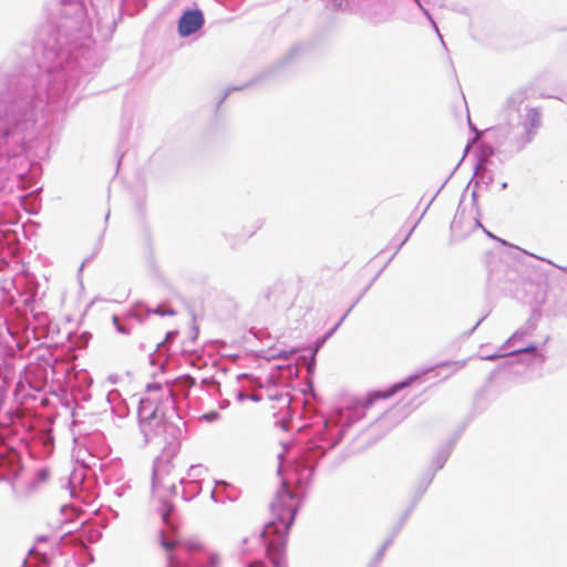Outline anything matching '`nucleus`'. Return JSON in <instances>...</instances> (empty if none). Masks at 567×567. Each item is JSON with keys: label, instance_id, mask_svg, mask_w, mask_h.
Masks as SVG:
<instances>
[{"label": "nucleus", "instance_id": "f257e3e1", "mask_svg": "<svg viewBox=\"0 0 567 567\" xmlns=\"http://www.w3.org/2000/svg\"><path fill=\"white\" fill-rule=\"evenodd\" d=\"M371 405H346L337 409L330 417L316 426L306 445L289 465L287 477L270 504L272 518L252 540L262 545L271 567L285 566V549L288 533L301 504L300 491L310 482L317 462L343 437L348 427L361 420ZM246 567H267L262 560L248 563Z\"/></svg>", "mask_w": 567, "mask_h": 567}, {"label": "nucleus", "instance_id": "f03ea898", "mask_svg": "<svg viewBox=\"0 0 567 567\" xmlns=\"http://www.w3.org/2000/svg\"><path fill=\"white\" fill-rule=\"evenodd\" d=\"M504 122L486 130L499 147L518 153L533 142L542 126V113L527 102L526 91L512 93L503 110Z\"/></svg>", "mask_w": 567, "mask_h": 567}, {"label": "nucleus", "instance_id": "7ed1b4c3", "mask_svg": "<svg viewBox=\"0 0 567 567\" xmlns=\"http://www.w3.org/2000/svg\"><path fill=\"white\" fill-rule=\"evenodd\" d=\"M176 414V401L173 391L166 390L163 396H143L138 402L137 416L140 430L144 436V442L148 443L155 437L162 435L168 429H172V436L181 432L177 426H171L169 420Z\"/></svg>", "mask_w": 567, "mask_h": 567}, {"label": "nucleus", "instance_id": "20e7f679", "mask_svg": "<svg viewBox=\"0 0 567 567\" xmlns=\"http://www.w3.org/2000/svg\"><path fill=\"white\" fill-rule=\"evenodd\" d=\"M535 329L536 323L532 319H528L523 327L516 330L513 336L505 341V343L497 352L483 355L481 359L495 361L507 355H530L533 359L542 358L540 361L544 362V358L540 355L536 344L523 343V339L527 336H530Z\"/></svg>", "mask_w": 567, "mask_h": 567}, {"label": "nucleus", "instance_id": "39448f33", "mask_svg": "<svg viewBox=\"0 0 567 567\" xmlns=\"http://www.w3.org/2000/svg\"><path fill=\"white\" fill-rule=\"evenodd\" d=\"M161 545L167 550L166 567H192L183 553L192 554L203 549V545L197 539L174 538L169 540L164 532H161Z\"/></svg>", "mask_w": 567, "mask_h": 567}, {"label": "nucleus", "instance_id": "423d86ee", "mask_svg": "<svg viewBox=\"0 0 567 567\" xmlns=\"http://www.w3.org/2000/svg\"><path fill=\"white\" fill-rule=\"evenodd\" d=\"M303 51V45L296 44L293 45L285 55H282L279 60H277L271 65L267 66L264 71H261L252 81V83H258L262 80L270 79L288 70L292 66Z\"/></svg>", "mask_w": 567, "mask_h": 567}, {"label": "nucleus", "instance_id": "0eeeda50", "mask_svg": "<svg viewBox=\"0 0 567 567\" xmlns=\"http://www.w3.org/2000/svg\"><path fill=\"white\" fill-rule=\"evenodd\" d=\"M205 24L204 13L199 9H187L178 19L177 30L182 38H187L199 31Z\"/></svg>", "mask_w": 567, "mask_h": 567}, {"label": "nucleus", "instance_id": "6e6552de", "mask_svg": "<svg viewBox=\"0 0 567 567\" xmlns=\"http://www.w3.org/2000/svg\"><path fill=\"white\" fill-rule=\"evenodd\" d=\"M173 470L172 461L165 455H161L155 458L153 463L152 472V491L156 493L159 491V486H165L168 482V476Z\"/></svg>", "mask_w": 567, "mask_h": 567}, {"label": "nucleus", "instance_id": "1a4fd4ad", "mask_svg": "<svg viewBox=\"0 0 567 567\" xmlns=\"http://www.w3.org/2000/svg\"><path fill=\"white\" fill-rule=\"evenodd\" d=\"M151 313L158 316H174L175 311L171 308H166L163 305H159L155 308H146L142 303H137L134 308H132L127 312L128 318H134L138 322H143Z\"/></svg>", "mask_w": 567, "mask_h": 567}, {"label": "nucleus", "instance_id": "9d476101", "mask_svg": "<svg viewBox=\"0 0 567 567\" xmlns=\"http://www.w3.org/2000/svg\"><path fill=\"white\" fill-rule=\"evenodd\" d=\"M454 442L455 440H450L449 442L439 447V450L432 457L430 467L427 468L429 472H434L435 475L437 471L444 467L445 463L447 462L452 453Z\"/></svg>", "mask_w": 567, "mask_h": 567}, {"label": "nucleus", "instance_id": "9b49d317", "mask_svg": "<svg viewBox=\"0 0 567 567\" xmlns=\"http://www.w3.org/2000/svg\"><path fill=\"white\" fill-rule=\"evenodd\" d=\"M179 483L183 486L182 497L186 502L194 499L202 492L200 480H186L182 477Z\"/></svg>", "mask_w": 567, "mask_h": 567}, {"label": "nucleus", "instance_id": "f8f14e48", "mask_svg": "<svg viewBox=\"0 0 567 567\" xmlns=\"http://www.w3.org/2000/svg\"><path fill=\"white\" fill-rule=\"evenodd\" d=\"M472 181H474V187H477L481 184L485 186L491 185L494 178L493 174L480 163L475 167V174Z\"/></svg>", "mask_w": 567, "mask_h": 567}, {"label": "nucleus", "instance_id": "ddd939ff", "mask_svg": "<svg viewBox=\"0 0 567 567\" xmlns=\"http://www.w3.org/2000/svg\"><path fill=\"white\" fill-rule=\"evenodd\" d=\"M284 285L280 282H277L269 287L265 292V298L268 302L272 303L274 306H277L281 302V295L284 293Z\"/></svg>", "mask_w": 567, "mask_h": 567}, {"label": "nucleus", "instance_id": "4468645a", "mask_svg": "<svg viewBox=\"0 0 567 567\" xmlns=\"http://www.w3.org/2000/svg\"><path fill=\"white\" fill-rule=\"evenodd\" d=\"M371 284L357 297V299L353 301V303L349 307V309L346 311V313L340 318V320L322 337L326 341L330 339L333 333L339 329L341 323L344 321V319L349 316V313L352 311V309L357 306V303L361 300V298L364 296V293L370 288Z\"/></svg>", "mask_w": 567, "mask_h": 567}, {"label": "nucleus", "instance_id": "2eb2a0df", "mask_svg": "<svg viewBox=\"0 0 567 567\" xmlns=\"http://www.w3.org/2000/svg\"><path fill=\"white\" fill-rule=\"evenodd\" d=\"M371 284L357 297V299L353 301V303L349 307V309L346 311V313L340 318V320L322 337L326 341L330 339L333 333L339 329L341 323L344 321V319L349 316V313L352 311V309L357 306V303L361 300V298L364 296V293L370 288Z\"/></svg>", "mask_w": 567, "mask_h": 567}, {"label": "nucleus", "instance_id": "dca6fc26", "mask_svg": "<svg viewBox=\"0 0 567 567\" xmlns=\"http://www.w3.org/2000/svg\"><path fill=\"white\" fill-rule=\"evenodd\" d=\"M371 284L357 297V299L353 301V303L349 307V309L346 311V313L340 318V320L322 337L326 341L330 339L333 333L339 329L341 323L344 321V319L349 316V313L352 311V309L357 306V303L361 300V298L364 296V293L370 288Z\"/></svg>", "mask_w": 567, "mask_h": 567}, {"label": "nucleus", "instance_id": "f3484780", "mask_svg": "<svg viewBox=\"0 0 567 567\" xmlns=\"http://www.w3.org/2000/svg\"><path fill=\"white\" fill-rule=\"evenodd\" d=\"M186 559L190 563L192 567H218L220 561L217 553H208L206 561H200L193 557Z\"/></svg>", "mask_w": 567, "mask_h": 567}, {"label": "nucleus", "instance_id": "a211bd4d", "mask_svg": "<svg viewBox=\"0 0 567 567\" xmlns=\"http://www.w3.org/2000/svg\"><path fill=\"white\" fill-rule=\"evenodd\" d=\"M324 343H326V340L322 337L316 340L315 349L311 350L310 358H309V360L306 363V369H307V372H308L309 375L313 374L315 369H316V354H317V351Z\"/></svg>", "mask_w": 567, "mask_h": 567}, {"label": "nucleus", "instance_id": "6ab92c4d", "mask_svg": "<svg viewBox=\"0 0 567 567\" xmlns=\"http://www.w3.org/2000/svg\"><path fill=\"white\" fill-rule=\"evenodd\" d=\"M173 512H174L173 503L167 501L164 496H161L159 513H161L162 519L164 522H167Z\"/></svg>", "mask_w": 567, "mask_h": 567}, {"label": "nucleus", "instance_id": "aec40b11", "mask_svg": "<svg viewBox=\"0 0 567 567\" xmlns=\"http://www.w3.org/2000/svg\"><path fill=\"white\" fill-rule=\"evenodd\" d=\"M166 390H169L172 391V389L169 386H163L161 383L158 382H154V383H150L147 384L146 386V392H147V396H163V393L166 391Z\"/></svg>", "mask_w": 567, "mask_h": 567}, {"label": "nucleus", "instance_id": "412c9836", "mask_svg": "<svg viewBox=\"0 0 567 567\" xmlns=\"http://www.w3.org/2000/svg\"><path fill=\"white\" fill-rule=\"evenodd\" d=\"M204 472H206V468L203 467L202 465H192L188 470L187 475L189 480H199Z\"/></svg>", "mask_w": 567, "mask_h": 567}, {"label": "nucleus", "instance_id": "4be33fe9", "mask_svg": "<svg viewBox=\"0 0 567 567\" xmlns=\"http://www.w3.org/2000/svg\"><path fill=\"white\" fill-rule=\"evenodd\" d=\"M434 476V472L426 471L420 478L417 485H421L422 488L427 491L429 486L433 482Z\"/></svg>", "mask_w": 567, "mask_h": 567}, {"label": "nucleus", "instance_id": "5701e85b", "mask_svg": "<svg viewBox=\"0 0 567 567\" xmlns=\"http://www.w3.org/2000/svg\"><path fill=\"white\" fill-rule=\"evenodd\" d=\"M113 323L117 332L122 334H128L131 328L126 323H122L117 316H113Z\"/></svg>", "mask_w": 567, "mask_h": 567}, {"label": "nucleus", "instance_id": "b1692460", "mask_svg": "<svg viewBox=\"0 0 567 567\" xmlns=\"http://www.w3.org/2000/svg\"><path fill=\"white\" fill-rule=\"evenodd\" d=\"M426 489L422 488L421 485H416V487L412 492L411 502L414 505H417L423 495L425 494Z\"/></svg>", "mask_w": 567, "mask_h": 567}, {"label": "nucleus", "instance_id": "393cba45", "mask_svg": "<svg viewBox=\"0 0 567 567\" xmlns=\"http://www.w3.org/2000/svg\"><path fill=\"white\" fill-rule=\"evenodd\" d=\"M324 6L331 10H343L344 0H323Z\"/></svg>", "mask_w": 567, "mask_h": 567}, {"label": "nucleus", "instance_id": "a878e982", "mask_svg": "<svg viewBox=\"0 0 567 567\" xmlns=\"http://www.w3.org/2000/svg\"><path fill=\"white\" fill-rule=\"evenodd\" d=\"M414 1L417 3V6H419V7H420V9L422 10V12H423V13L427 17V19L431 21V23H432V25L434 27L435 31L437 32L439 37L442 39V35L440 34L439 28H437V25H436L435 21L432 19V17H431V14H430L429 10H427V9H425V8L422 6V3H421V1H420V0H414Z\"/></svg>", "mask_w": 567, "mask_h": 567}, {"label": "nucleus", "instance_id": "bb28decb", "mask_svg": "<svg viewBox=\"0 0 567 567\" xmlns=\"http://www.w3.org/2000/svg\"><path fill=\"white\" fill-rule=\"evenodd\" d=\"M219 416H220V414L217 411H209L207 413H204L202 415V419H204L205 421L212 423V422H215L216 420H218Z\"/></svg>", "mask_w": 567, "mask_h": 567}, {"label": "nucleus", "instance_id": "cd10ccee", "mask_svg": "<svg viewBox=\"0 0 567 567\" xmlns=\"http://www.w3.org/2000/svg\"><path fill=\"white\" fill-rule=\"evenodd\" d=\"M415 507H416V505L410 503L406 511L403 513V515L401 516V518L399 519L398 523H402V525L404 526L406 519L409 518L411 513L415 509Z\"/></svg>", "mask_w": 567, "mask_h": 567}, {"label": "nucleus", "instance_id": "c85d7f7f", "mask_svg": "<svg viewBox=\"0 0 567 567\" xmlns=\"http://www.w3.org/2000/svg\"><path fill=\"white\" fill-rule=\"evenodd\" d=\"M159 489H167L171 495H175L177 493V487L174 481L166 482V485L159 486Z\"/></svg>", "mask_w": 567, "mask_h": 567}, {"label": "nucleus", "instance_id": "c756f323", "mask_svg": "<svg viewBox=\"0 0 567 567\" xmlns=\"http://www.w3.org/2000/svg\"><path fill=\"white\" fill-rule=\"evenodd\" d=\"M177 334H178V332H177V331H168V332L166 333V336H165L164 341H162V342H158V343H157V349H158V348H161V347H163V346H164V343H166V342H168V341L174 340V339L177 337Z\"/></svg>", "mask_w": 567, "mask_h": 567}, {"label": "nucleus", "instance_id": "7c9ffc66", "mask_svg": "<svg viewBox=\"0 0 567 567\" xmlns=\"http://www.w3.org/2000/svg\"><path fill=\"white\" fill-rule=\"evenodd\" d=\"M296 353V350L295 349H290V350H282L280 352H278L275 357L276 358H279V359H289L291 355H293Z\"/></svg>", "mask_w": 567, "mask_h": 567}, {"label": "nucleus", "instance_id": "2f4dec72", "mask_svg": "<svg viewBox=\"0 0 567 567\" xmlns=\"http://www.w3.org/2000/svg\"><path fill=\"white\" fill-rule=\"evenodd\" d=\"M416 225H417V221H416V223H415V225L410 229V231L406 234V236L404 237V239H403V240L398 245L396 250L394 251V254H393V255H395V254L401 249V247H402V246L408 241L409 237H410V236H411V234L413 233V230H414V228L416 227ZM393 257H394V256H392V257L390 258V260H391Z\"/></svg>", "mask_w": 567, "mask_h": 567}, {"label": "nucleus", "instance_id": "473e14b6", "mask_svg": "<svg viewBox=\"0 0 567 567\" xmlns=\"http://www.w3.org/2000/svg\"><path fill=\"white\" fill-rule=\"evenodd\" d=\"M384 554H385V550L380 547L379 550L375 553L374 557L372 558V561L380 565L381 561L383 560Z\"/></svg>", "mask_w": 567, "mask_h": 567}, {"label": "nucleus", "instance_id": "72a5a7b5", "mask_svg": "<svg viewBox=\"0 0 567 567\" xmlns=\"http://www.w3.org/2000/svg\"><path fill=\"white\" fill-rule=\"evenodd\" d=\"M241 89L243 87H230V89H228L226 92H224L223 96L218 101L217 106H219L227 99V96L230 94L231 91L241 90Z\"/></svg>", "mask_w": 567, "mask_h": 567}, {"label": "nucleus", "instance_id": "f704fd0d", "mask_svg": "<svg viewBox=\"0 0 567 567\" xmlns=\"http://www.w3.org/2000/svg\"><path fill=\"white\" fill-rule=\"evenodd\" d=\"M402 528H403L402 523H396L395 526L392 528L391 535L393 537H396Z\"/></svg>", "mask_w": 567, "mask_h": 567}, {"label": "nucleus", "instance_id": "c9c22d12", "mask_svg": "<svg viewBox=\"0 0 567 567\" xmlns=\"http://www.w3.org/2000/svg\"><path fill=\"white\" fill-rule=\"evenodd\" d=\"M394 538H395V537H393L392 535H390V536L384 540V543L382 544L381 548H383L384 550H386V548H388L389 546H391V545H392V543L394 542Z\"/></svg>", "mask_w": 567, "mask_h": 567}, {"label": "nucleus", "instance_id": "e433bc0d", "mask_svg": "<svg viewBox=\"0 0 567 567\" xmlns=\"http://www.w3.org/2000/svg\"><path fill=\"white\" fill-rule=\"evenodd\" d=\"M237 400L243 402L245 400H248V394L245 391L239 390L236 395Z\"/></svg>", "mask_w": 567, "mask_h": 567}, {"label": "nucleus", "instance_id": "4c0bfd02", "mask_svg": "<svg viewBox=\"0 0 567 567\" xmlns=\"http://www.w3.org/2000/svg\"><path fill=\"white\" fill-rule=\"evenodd\" d=\"M477 200H478L477 192H476V189H473V192H472V202H473V205L478 210V202Z\"/></svg>", "mask_w": 567, "mask_h": 567}, {"label": "nucleus", "instance_id": "58836bf2", "mask_svg": "<svg viewBox=\"0 0 567 567\" xmlns=\"http://www.w3.org/2000/svg\"><path fill=\"white\" fill-rule=\"evenodd\" d=\"M198 333H199L198 328L196 326H194L192 328L190 336H189L190 340L195 341L198 337Z\"/></svg>", "mask_w": 567, "mask_h": 567}, {"label": "nucleus", "instance_id": "ea45409f", "mask_svg": "<svg viewBox=\"0 0 567 567\" xmlns=\"http://www.w3.org/2000/svg\"><path fill=\"white\" fill-rule=\"evenodd\" d=\"M475 226H476V227H480V228H483V229H484V231L486 233V235H487L488 237H491V238H495V236H494V235H492V233L487 231V230L483 227V225L481 224V221H480L477 218H475Z\"/></svg>", "mask_w": 567, "mask_h": 567}, {"label": "nucleus", "instance_id": "a19ab883", "mask_svg": "<svg viewBox=\"0 0 567 567\" xmlns=\"http://www.w3.org/2000/svg\"><path fill=\"white\" fill-rule=\"evenodd\" d=\"M487 317V313L485 316H483L476 323L475 326L468 331V336L472 334L476 329L477 327L483 322V320Z\"/></svg>", "mask_w": 567, "mask_h": 567}, {"label": "nucleus", "instance_id": "79ce46f5", "mask_svg": "<svg viewBox=\"0 0 567 567\" xmlns=\"http://www.w3.org/2000/svg\"><path fill=\"white\" fill-rule=\"evenodd\" d=\"M48 536L45 535H41L37 538V545L41 544V543H45L48 540Z\"/></svg>", "mask_w": 567, "mask_h": 567}, {"label": "nucleus", "instance_id": "37998d69", "mask_svg": "<svg viewBox=\"0 0 567 567\" xmlns=\"http://www.w3.org/2000/svg\"><path fill=\"white\" fill-rule=\"evenodd\" d=\"M372 22L374 23H381L386 20V18H370Z\"/></svg>", "mask_w": 567, "mask_h": 567}, {"label": "nucleus", "instance_id": "c03bdc74", "mask_svg": "<svg viewBox=\"0 0 567 567\" xmlns=\"http://www.w3.org/2000/svg\"><path fill=\"white\" fill-rule=\"evenodd\" d=\"M457 224H458V221H457V215H456V216H455V218H454V220H453V221H452V224H451V229H452L453 231L456 229Z\"/></svg>", "mask_w": 567, "mask_h": 567}, {"label": "nucleus", "instance_id": "a18cd8bd", "mask_svg": "<svg viewBox=\"0 0 567 567\" xmlns=\"http://www.w3.org/2000/svg\"><path fill=\"white\" fill-rule=\"evenodd\" d=\"M248 400L260 401V396L257 394H248Z\"/></svg>", "mask_w": 567, "mask_h": 567}, {"label": "nucleus", "instance_id": "49530a36", "mask_svg": "<svg viewBox=\"0 0 567 567\" xmlns=\"http://www.w3.org/2000/svg\"><path fill=\"white\" fill-rule=\"evenodd\" d=\"M210 498H212L214 502H216V503H218V502H219V501H218V498H217V496H216V491H215V489H213V491H212V493H210Z\"/></svg>", "mask_w": 567, "mask_h": 567}, {"label": "nucleus", "instance_id": "de8ad7c7", "mask_svg": "<svg viewBox=\"0 0 567 567\" xmlns=\"http://www.w3.org/2000/svg\"><path fill=\"white\" fill-rule=\"evenodd\" d=\"M468 125H470V128L473 130L474 132L477 133V128L474 126V124H472L471 120L468 118Z\"/></svg>", "mask_w": 567, "mask_h": 567}, {"label": "nucleus", "instance_id": "09e8293b", "mask_svg": "<svg viewBox=\"0 0 567 567\" xmlns=\"http://www.w3.org/2000/svg\"><path fill=\"white\" fill-rule=\"evenodd\" d=\"M435 196L430 200V203H427V206L425 207L424 212H426V209L429 208V206H431L432 202L434 200ZM424 214L421 215V217L423 216Z\"/></svg>", "mask_w": 567, "mask_h": 567}, {"label": "nucleus", "instance_id": "8fccbe9b", "mask_svg": "<svg viewBox=\"0 0 567 567\" xmlns=\"http://www.w3.org/2000/svg\"><path fill=\"white\" fill-rule=\"evenodd\" d=\"M380 565L374 563V561H370V564L368 565V567H379Z\"/></svg>", "mask_w": 567, "mask_h": 567}, {"label": "nucleus", "instance_id": "3c124183", "mask_svg": "<svg viewBox=\"0 0 567 567\" xmlns=\"http://www.w3.org/2000/svg\"><path fill=\"white\" fill-rule=\"evenodd\" d=\"M114 493H115L118 497H121V496L123 495V493H122V491H120V488L115 489V491H114Z\"/></svg>", "mask_w": 567, "mask_h": 567}, {"label": "nucleus", "instance_id": "603ef678", "mask_svg": "<svg viewBox=\"0 0 567 567\" xmlns=\"http://www.w3.org/2000/svg\"><path fill=\"white\" fill-rule=\"evenodd\" d=\"M89 259H90V258H86V259L81 264V266H80V271H82V269H83V267H84L85 262H87V261H89Z\"/></svg>", "mask_w": 567, "mask_h": 567}, {"label": "nucleus", "instance_id": "864d4df0", "mask_svg": "<svg viewBox=\"0 0 567 567\" xmlns=\"http://www.w3.org/2000/svg\"><path fill=\"white\" fill-rule=\"evenodd\" d=\"M34 553H37L35 547L30 548V550H29V555H32V554H34Z\"/></svg>", "mask_w": 567, "mask_h": 567}, {"label": "nucleus", "instance_id": "5fc2aeb1", "mask_svg": "<svg viewBox=\"0 0 567 567\" xmlns=\"http://www.w3.org/2000/svg\"><path fill=\"white\" fill-rule=\"evenodd\" d=\"M453 364H454V365H457V368H462V367L464 365V362H462V363L454 362Z\"/></svg>", "mask_w": 567, "mask_h": 567}, {"label": "nucleus", "instance_id": "6e6d98bb", "mask_svg": "<svg viewBox=\"0 0 567 567\" xmlns=\"http://www.w3.org/2000/svg\"><path fill=\"white\" fill-rule=\"evenodd\" d=\"M227 498H228L229 501H236V498H237V497H236V496H230V495H228V496H227Z\"/></svg>", "mask_w": 567, "mask_h": 567}, {"label": "nucleus", "instance_id": "4d7b16f0", "mask_svg": "<svg viewBox=\"0 0 567 567\" xmlns=\"http://www.w3.org/2000/svg\"><path fill=\"white\" fill-rule=\"evenodd\" d=\"M281 471H282V463L280 462V465L278 467V473L281 474Z\"/></svg>", "mask_w": 567, "mask_h": 567}, {"label": "nucleus", "instance_id": "13d9d810", "mask_svg": "<svg viewBox=\"0 0 567 567\" xmlns=\"http://www.w3.org/2000/svg\"><path fill=\"white\" fill-rule=\"evenodd\" d=\"M247 377H248L247 373H244V374L238 375V379L247 378Z\"/></svg>", "mask_w": 567, "mask_h": 567}, {"label": "nucleus", "instance_id": "bf43d9fd", "mask_svg": "<svg viewBox=\"0 0 567 567\" xmlns=\"http://www.w3.org/2000/svg\"><path fill=\"white\" fill-rule=\"evenodd\" d=\"M560 269L567 274V267H560Z\"/></svg>", "mask_w": 567, "mask_h": 567}, {"label": "nucleus", "instance_id": "052dcab7", "mask_svg": "<svg viewBox=\"0 0 567 567\" xmlns=\"http://www.w3.org/2000/svg\"><path fill=\"white\" fill-rule=\"evenodd\" d=\"M248 542H249L248 538H244V540H243L244 545H246Z\"/></svg>", "mask_w": 567, "mask_h": 567}, {"label": "nucleus", "instance_id": "680f3d73", "mask_svg": "<svg viewBox=\"0 0 567 567\" xmlns=\"http://www.w3.org/2000/svg\"><path fill=\"white\" fill-rule=\"evenodd\" d=\"M506 187H507V183H503L502 188H506Z\"/></svg>", "mask_w": 567, "mask_h": 567}, {"label": "nucleus", "instance_id": "e2e57ef3", "mask_svg": "<svg viewBox=\"0 0 567 567\" xmlns=\"http://www.w3.org/2000/svg\"><path fill=\"white\" fill-rule=\"evenodd\" d=\"M461 164H462V161H458L456 164V167H460Z\"/></svg>", "mask_w": 567, "mask_h": 567}, {"label": "nucleus", "instance_id": "0e129e2a", "mask_svg": "<svg viewBox=\"0 0 567 567\" xmlns=\"http://www.w3.org/2000/svg\"><path fill=\"white\" fill-rule=\"evenodd\" d=\"M461 164H462V161H458L456 164V167H460Z\"/></svg>", "mask_w": 567, "mask_h": 567}, {"label": "nucleus", "instance_id": "69168bd1", "mask_svg": "<svg viewBox=\"0 0 567 567\" xmlns=\"http://www.w3.org/2000/svg\"><path fill=\"white\" fill-rule=\"evenodd\" d=\"M461 164H462V161H458L456 164V167H460Z\"/></svg>", "mask_w": 567, "mask_h": 567}, {"label": "nucleus", "instance_id": "338daca9", "mask_svg": "<svg viewBox=\"0 0 567 567\" xmlns=\"http://www.w3.org/2000/svg\"><path fill=\"white\" fill-rule=\"evenodd\" d=\"M248 551L247 548H243V553L246 554Z\"/></svg>", "mask_w": 567, "mask_h": 567}]
</instances>
